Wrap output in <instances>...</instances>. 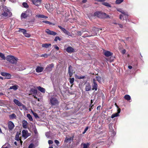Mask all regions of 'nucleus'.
Segmentation results:
<instances>
[{
  "label": "nucleus",
  "mask_w": 148,
  "mask_h": 148,
  "mask_svg": "<svg viewBox=\"0 0 148 148\" xmlns=\"http://www.w3.org/2000/svg\"><path fill=\"white\" fill-rule=\"evenodd\" d=\"M2 8L3 9L1 10L2 12L1 16L2 17L4 18H6L11 16L12 13L6 6H3Z\"/></svg>",
  "instance_id": "nucleus-1"
},
{
  "label": "nucleus",
  "mask_w": 148,
  "mask_h": 148,
  "mask_svg": "<svg viewBox=\"0 0 148 148\" xmlns=\"http://www.w3.org/2000/svg\"><path fill=\"white\" fill-rule=\"evenodd\" d=\"M49 100L50 105L52 106H57L59 105V101L57 99L54 97H51Z\"/></svg>",
  "instance_id": "nucleus-2"
},
{
  "label": "nucleus",
  "mask_w": 148,
  "mask_h": 148,
  "mask_svg": "<svg viewBox=\"0 0 148 148\" xmlns=\"http://www.w3.org/2000/svg\"><path fill=\"white\" fill-rule=\"evenodd\" d=\"M32 86L33 88H31L30 89V90L29 91V93L28 95H32L34 98L36 99L38 101H40V99L36 97L37 92V90L35 89V87L33 86Z\"/></svg>",
  "instance_id": "nucleus-3"
},
{
  "label": "nucleus",
  "mask_w": 148,
  "mask_h": 148,
  "mask_svg": "<svg viewBox=\"0 0 148 148\" xmlns=\"http://www.w3.org/2000/svg\"><path fill=\"white\" fill-rule=\"evenodd\" d=\"M6 60L12 64H15L16 63L17 59L13 56H8L6 58Z\"/></svg>",
  "instance_id": "nucleus-4"
},
{
  "label": "nucleus",
  "mask_w": 148,
  "mask_h": 148,
  "mask_svg": "<svg viewBox=\"0 0 148 148\" xmlns=\"http://www.w3.org/2000/svg\"><path fill=\"white\" fill-rule=\"evenodd\" d=\"M92 30V31L94 32V33H92V34L90 35L86 36V37H90L91 36L97 35V33L99 32V29L95 27H93Z\"/></svg>",
  "instance_id": "nucleus-5"
},
{
  "label": "nucleus",
  "mask_w": 148,
  "mask_h": 148,
  "mask_svg": "<svg viewBox=\"0 0 148 148\" xmlns=\"http://www.w3.org/2000/svg\"><path fill=\"white\" fill-rule=\"evenodd\" d=\"M54 66V64L53 63H51L47 66L45 68V70L47 71L50 72L52 70V68Z\"/></svg>",
  "instance_id": "nucleus-6"
},
{
  "label": "nucleus",
  "mask_w": 148,
  "mask_h": 148,
  "mask_svg": "<svg viewBox=\"0 0 148 148\" xmlns=\"http://www.w3.org/2000/svg\"><path fill=\"white\" fill-rule=\"evenodd\" d=\"M98 85L96 82V81L95 79H93V83H92V90H95V91H97L98 88Z\"/></svg>",
  "instance_id": "nucleus-7"
},
{
  "label": "nucleus",
  "mask_w": 148,
  "mask_h": 148,
  "mask_svg": "<svg viewBox=\"0 0 148 148\" xmlns=\"http://www.w3.org/2000/svg\"><path fill=\"white\" fill-rule=\"evenodd\" d=\"M33 3L35 5L38 6L41 3L42 0H31Z\"/></svg>",
  "instance_id": "nucleus-8"
},
{
  "label": "nucleus",
  "mask_w": 148,
  "mask_h": 148,
  "mask_svg": "<svg viewBox=\"0 0 148 148\" xmlns=\"http://www.w3.org/2000/svg\"><path fill=\"white\" fill-rule=\"evenodd\" d=\"M58 27L62 30V31L65 34L68 35L70 36L71 33L68 31L66 30L65 28H63L60 25H58Z\"/></svg>",
  "instance_id": "nucleus-9"
},
{
  "label": "nucleus",
  "mask_w": 148,
  "mask_h": 148,
  "mask_svg": "<svg viewBox=\"0 0 148 148\" xmlns=\"http://www.w3.org/2000/svg\"><path fill=\"white\" fill-rule=\"evenodd\" d=\"M27 13V12L26 11L22 13L21 15V18L22 20H24L25 18H27L28 16Z\"/></svg>",
  "instance_id": "nucleus-10"
},
{
  "label": "nucleus",
  "mask_w": 148,
  "mask_h": 148,
  "mask_svg": "<svg viewBox=\"0 0 148 148\" xmlns=\"http://www.w3.org/2000/svg\"><path fill=\"white\" fill-rule=\"evenodd\" d=\"M1 74L2 76L5 77L7 79H10L11 77V75L10 74L7 73L1 72Z\"/></svg>",
  "instance_id": "nucleus-11"
},
{
  "label": "nucleus",
  "mask_w": 148,
  "mask_h": 148,
  "mask_svg": "<svg viewBox=\"0 0 148 148\" xmlns=\"http://www.w3.org/2000/svg\"><path fill=\"white\" fill-rule=\"evenodd\" d=\"M14 127V125L13 123L11 121H10L8 123V127L10 130H12Z\"/></svg>",
  "instance_id": "nucleus-12"
},
{
  "label": "nucleus",
  "mask_w": 148,
  "mask_h": 148,
  "mask_svg": "<svg viewBox=\"0 0 148 148\" xmlns=\"http://www.w3.org/2000/svg\"><path fill=\"white\" fill-rule=\"evenodd\" d=\"M45 32L48 34L52 35L53 36H55L57 34V33L53 31H51L49 29H47Z\"/></svg>",
  "instance_id": "nucleus-13"
},
{
  "label": "nucleus",
  "mask_w": 148,
  "mask_h": 148,
  "mask_svg": "<svg viewBox=\"0 0 148 148\" xmlns=\"http://www.w3.org/2000/svg\"><path fill=\"white\" fill-rule=\"evenodd\" d=\"M68 73L70 77H71L73 74V70L72 69V67L70 65L69 68Z\"/></svg>",
  "instance_id": "nucleus-14"
},
{
  "label": "nucleus",
  "mask_w": 148,
  "mask_h": 148,
  "mask_svg": "<svg viewBox=\"0 0 148 148\" xmlns=\"http://www.w3.org/2000/svg\"><path fill=\"white\" fill-rule=\"evenodd\" d=\"M102 13L101 12H97L94 13V15L99 18H102Z\"/></svg>",
  "instance_id": "nucleus-15"
},
{
  "label": "nucleus",
  "mask_w": 148,
  "mask_h": 148,
  "mask_svg": "<svg viewBox=\"0 0 148 148\" xmlns=\"http://www.w3.org/2000/svg\"><path fill=\"white\" fill-rule=\"evenodd\" d=\"M121 109L118 108L117 110V112L114 114H113L111 116V118L112 119L116 117H117L119 116V113L120 112Z\"/></svg>",
  "instance_id": "nucleus-16"
},
{
  "label": "nucleus",
  "mask_w": 148,
  "mask_h": 148,
  "mask_svg": "<svg viewBox=\"0 0 148 148\" xmlns=\"http://www.w3.org/2000/svg\"><path fill=\"white\" fill-rule=\"evenodd\" d=\"M66 51L69 53H71L74 52V49L71 47L69 46L66 49Z\"/></svg>",
  "instance_id": "nucleus-17"
},
{
  "label": "nucleus",
  "mask_w": 148,
  "mask_h": 148,
  "mask_svg": "<svg viewBox=\"0 0 148 148\" xmlns=\"http://www.w3.org/2000/svg\"><path fill=\"white\" fill-rule=\"evenodd\" d=\"M91 88L90 84L89 83H87L86 84L85 90L86 91H89L91 90Z\"/></svg>",
  "instance_id": "nucleus-18"
},
{
  "label": "nucleus",
  "mask_w": 148,
  "mask_h": 148,
  "mask_svg": "<svg viewBox=\"0 0 148 148\" xmlns=\"http://www.w3.org/2000/svg\"><path fill=\"white\" fill-rule=\"evenodd\" d=\"M27 131L26 130H23L22 132V136L24 138V139H25L27 137Z\"/></svg>",
  "instance_id": "nucleus-19"
},
{
  "label": "nucleus",
  "mask_w": 148,
  "mask_h": 148,
  "mask_svg": "<svg viewBox=\"0 0 148 148\" xmlns=\"http://www.w3.org/2000/svg\"><path fill=\"white\" fill-rule=\"evenodd\" d=\"M14 102L15 104L19 106H22L23 107H24V106L17 99H14Z\"/></svg>",
  "instance_id": "nucleus-20"
},
{
  "label": "nucleus",
  "mask_w": 148,
  "mask_h": 148,
  "mask_svg": "<svg viewBox=\"0 0 148 148\" xmlns=\"http://www.w3.org/2000/svg\"><path fill=\"white\" fill-rule=\"evenodd\" d=\"M19 32H22L25 37H28V34L26 32V31L25 29H19Z\"/></svg>",
  "instance_id": "nucleus-21"
},
{
  "label": "nucleus",
  "mask_w": 148,
  "mask_h": 148,
  "mask_svg": "<svg viewBox=\"0 0 148 148\" xmlns=\"http://www.w3.org/2000/svg\"><path fill=\"white\" fill-rule=\"evenodd\" d=\"M34 21L35 18L33 17L32 18V20L31 21H28V27L30 26L33 25Z\"/></svg>",
  "instance_id": "nucleus-22"
},
{
  "label": "nucleus",
  "mask_w": 148,
  "mask_h": 148,
  "mask_svg": "<svg viewBox=\"0 0 148 148\" xmlns=\"http://www.w3.org/2000/svg\"><path fill=\"white\" fill-rule=\"evenodd\" d=\"M43 69V68L42 67H40V66H38L37 67L36 69V71L37 73H40L42 72Z\"/></svg>",
  "instance_id": "nucleus-23"
},
{
  "label": "nucleus",
  "mask_w": 148,
  "mask_h": 148,
  "mask_svg": "<svg viewBox=\"0 0 148 148\" xmlns=\"http://www.w3.org/2000/svg\"><path fill=\"white\" fill-rule=\"evenodd\" d=\"M104 54L106 57H109L112 55V53L109 51H106L105 52Z\"/></svg>",
  "instance_id": "nucleus-24"
},
{
  "label": "nucleus",
  "mask_w": 148,
  "mask_h": 148,
  "mask_svg": "<svg viewBox=\"0 0 148 148\" xmlns=\"http://www.w3.org/2000/svg\"><path fill=\"white\" fill-rule=\"evenodd\" d=\"M51 46V44L50 43H44L42 45V46L43 47L47 48Z\"/></svg>",
  "instance_id": "nucleus-25"
},
{
  "label": "nucleus",
  "mask_w": 148,
  "mask_h": 148,
  "mask_svg": "<svg viewBox=\"0 0 148 148\" xmlns=\"http://www.w3.org/2000/svg\"><path fill=\"white\" fill-rule=\"evenodd\" d=\"M73 137H70L69 138H66L64 140V142L67 143L69 142L70 143H71V141L72 140H73Z\"/></svg>",
  "instance_id": "nucleus-26"
},
{
  "label": "nucleus",
  "mask_w": 148,
  "mask_h": 148,
  "mask_svg": "<svg viewBox=\"0 0 148 148\" xmlns=\"http://www.w3.org/2000/svg\"><path fill=\"white\" fill-rule=\"evenodd\" d=\"M37 88L40 91L42 92H45V89L44 88L41 87L40 86H39L37 87Z\"/></svg>",
  "instance_id": "nucleus-27"
},
{
  "label": "nucleus",
  "mask_w": 148,
  "mask_h": 148,
  "mask_svg": "<svg viewBox=\"0 0 148 148\" xmlns=\"http://www.w3.org/2000/svg\"><path fill=\"white\" fill-rule=\"evenodd\" d=\"M36 17L38 18H48L47 16H44L42 14H37L36 15Z\"/></svg>",
  "instance_id": "nucleus-28"
},
{
  "label": "nucleus",
  "mask_w": 148,
  "mask_h": 148,
  "mask_svg": "<svg viewBox=\"0 0 148 148\" xmlns=\"http://www.w3.org/2000/svg\"><path fill=\"white\" fill-rule=\"evenodd\" d=\"M27 121L25 120H23V126L24 128H26L27 127Z\"/></svg>",
  "instance_id": "nucleus-29"
},
{
  "label": "nucleus",
  "mask_w": 148,
  "mask_h": 148,
  "mask_svg": "<svg viewBox=\"0 0 148 148\" xmlns=\"http://www.w3.org/2000/svg\"><path fill=\"white\" fill-rule=\"evenodd\" d=\"M83 145V148H88L90 145V144L89 143H82L81 145Z\"/></svg>",
  "instance_id": "nucleus-30"
},
{
  "label": "nucleus",
  "mask_w": 148,
  "mask_h": 148,
  "mask_svg": "<svg viewBox=\"0 0 148 148\" xmlns=\"http://www.w3.org/2000/svg\"><path fill=\"white\" fill-rule=\"evenodd\" d=\"M18 86L16 85H14L10 86L9 88L10 89H13L14 90H16L18 89Z\"/></svg>",
  "instance_id": "nucleus-31"
},
{
  "label": "nucleus",
  "mask_w": 148,
  "mask_h": 148,
  "mask_svg": "<svg viewBox=\"0 0 148 148\" xmlns=\"http://www.w3.org/2000/svg\"><path fill=\"white\" fill-rule=\"evenodd\" d=\"M102 18H110V17L109 15L106 14V13H102Z\"/></svg>",
  "instance_id": "nucleus-32"
},
{
  "label": "nucleus",
  "mask_w": 148,
  "mask_h": 148,
  "mask_svg": "<svg viewBox=\"0 0 148 148\" xmlns=\"http://www.w3.org/2000/svg\"><path fill=\"white\" fill-rule=\"evenodd\" d=\"M124 98L127 101H129L131 99L130 96L128 95H126L124 96Z\"/></svg>",
  "instance_id": "nucleus-33"
},
{
  "label": "nucleus",
  "mask_w": 148,
  "mask_h": 148,
  "mask_svg": "<svg viewBox=\"0 0 148 148\" xmlns=\"http://www.w3.org/2000/svg\"><path fill=\"white\" fill-rule=\"evenodd\" d=\"M19 66V67H17L15 66L14 68L15 70H16L17 71H20V70H22L25 69L24 68H22L20 67L19 66Z\"/></svg>",
  "instance_id": "nucleus-34"
},
{
  "label": "nucleus",
  "mask_w": 148,
  "mask_h": 148,
  "mask_svg": "<svg viewBox=\"0 0 148 148\" xmlns=\"http://www.w3.org/2000/svg\"><path fill=\"white\" fill-rule=\"evenodd\" d=\"M50 54L48 53V54L46 53H44V54H42L40 55V57H44L45 58H47L48 56H50Z\"/></svg>",
  "instance_id": "nucleus-35"
},
{
  "label": "nucleus",
  "mask_w": 148,
  "mask_h": 148,
  "mask_svg": "<svg viewBox=\"0 0 148 148\" xmlns=\"http://www.w3.org/2000/svg\"><path fill=\"white\" fill-rule=\"evenodd\" d=\"M16 117V115L14 114H12L10 116V119H15Z\"/></svg>",
  "instance_id": "nucleus-36"
},
{
  "label": "nucleus",
  "mask_w": 148,
  "mask_h": 148,
  "mask_svg": "<svg viewBox=\"0 0 148 148\" xmlns=\"http://www.w3.org/2000/svg\"><path fill=\"white\" fill-rule=\"evenodd\" d=\"M32 113H33V115H34V117L36 118H39V116H38V114L37 113H36L35 112H34L32 110Z\"/></svg>",
  "instance_id": "nucleus-37"
},
{
  "label": "nucleus",
  "mask_w": 148,
  "mask_h": 148,
  "mask_svg": "<svg viewBox=\"0 0 148 148\" xmlns=\"http://www.w3.org/2000/svg\"><path fill=\"white\" fill-rule=\"evenodd\" d=\"M0 57L2 58L3 60H5V56L4 55L0 52Z\"/></svg>",
  "instance_id": "nucleus-38"
},
{
  "label": "nucleus",
  "mask_w": 148,
  "mask_h": 148,
  "mask_svg": "<svg viewBox=\"0 0 148 148\" xmlns=\"http://www.w3.org/2000/svg\"><path fill=\"white\" fill-rule=\"evenodd\" d=\"M103 4L108 7H111L109 3L107 2H104L103 3Z\"/></svg>",
  "instance_id": "nucleus-39"
},
{
  "label": "nucleus",
  "mask_w": 148,
  "mask_h": 148,
  "mask_svg": "<svg viewBox=\"0 0 148 148\" xmlns=\"http://www.w3.org/2000/svg\"><path fill=\"white\" fill-rule=\"evenodd\" d=\"M96 78L97 79V81L99 83L101 82V77L99 76H96Z\"/></svg>",
  "instance_id": "nucleus-40"
},
{
  "label": "nucleus",
  "mask_w": 148,
  "mask_h": 148,
  "mask_svg": "<svg viewBox=\"0 0 148 148\" xmlns=\"http://www.w3.org/2000/svg\"><path fill=\"white\" fill-rule=\"evenodd\" d=\"M42 22L43 23H45L46 24H48L50 25H54V24H53L52 23L50 22L49 21H43Z\"/></svg>",
  "instance_id": "nucleus-41"
},
{
  "label": "nucleus",
  "mask_w": 148,
  "mask_h": 148,
  "mask_svg": "<svg viewBox=\"0 0 148 148\" xmlns=\"http://www.w3.org/2000/svg\"><path fill=\"white\" fill-rule=\"evenodd\" d=\"M76 77L77 78L81 79H84L85 78V77L84 76H79L77 75Z\"/></svg>",
  "instance_id": "nucleus-42"
},
{
  "label": "nucleus",
  "mask_w": 148,
  "mask_h": 148,
  "mask_svg": "<svg viewBox=\"0 0 148 148\" xmlns=\"http://www.w3.org/2000/svg\"><path fill=\"white\" fill-rule=\"evenodd\" d=\"M35 146L32 143L30 144L29 145V146H28V148H35Z\"/></svg>",
  "instance_id": "nucleus-43"
},
{
  "label": "nucleus",
  "mask_w": 148,
  "mask_h": 148,
  "mask_svg": "<svg viewBox=\"0 0 148 148\" xmlns=\"http://www.w3.org/2000/svg\"><path fill=\"white\" fill-rule=\"evenodd\" d=\"M22 5L25 8H27L28 7V4L27 3L23 2V3Z\"/></svg>",
  "instance_id": "nucleus-44"
},
{
  "label": "nucleus",
  "mask_w": 148,
  "mask_h": 148,
  "mask_svg": "<svg viewBox=\"0 0 148 148\" xmlns=\"http://www.w3.org/2000/svg\"><path fill=\"white\" fill-rule=\"evenodd\" d=\"M15 139L18 141H19L20 140V139L19 138V134H18L17 133L16 134L15 136Z\"/></svg>",
  "instance_id": "nucleus-45"
},
{
  "label": "nucleus",
  "mask_w": 148,
  "mask_h": 148,
  "mask_svg": "<svg viewBox=\"0 0 148 148\" xmlns=\"http://www.w3.org/2000/svg\"><path fill=\"white\" fill-rule=\"evenodd\" d=\"M74 81V78L73 77L70 79L69 82L71 84H73Z\"/></svg>",
  "instance_id": "nucleus-46"
},
{
  "label": "nucleus",
  "mask_w": 148,
  "mask_h": 148,
  "mask_svg": "<svg viewBox=\"0 0 148 148\" xmlns=\"http://www.w3.org/2000/svg\"><path fill=\"white\" fill-rule=\"evenodd\" d=\"M123 0H116V3L117 4H119L123 2Z\"/></svg>",
  "instance_id": "nucleus-47"
},
{
  "label": "nucleus",
  "mask_w": 148,
  "mask_h": 148,
  "mask_svg": "<svg viewBox=\"0 0 148 148\" xmlns=\"http://www.w3.org/2000/svg\"><path fill=\"white\" fill-rule=\"evenodd\" d=\"M58 40H59V41H60L61 40V39L58 36H56L55 37L54 39V41H57Z\"/></svg>",
  "instance_id": "nucleus-48"
},
{
  "label": "nucleus",
  "mask_w": 148,
  "mask_h": 148,
  "mask_svg": "<svg viewBox=\"0 0 148 148\" xmlns=\"http://www.w3.org/2000/svg\"><path fill=\"white\" fill-rule=\"evenodd\" d=\"M28 119H29L30 121H33V119L31 116L28 114Z\"/></svg>",
  "instance_id": "nucleus-49"
},
{
  "label": "nucleus",
  "mask_w": 148,
  "mask_h": 148,
  "mask_svg": "<svg viewBox=\"0 0 148 148\" xmlns=\"http://www.w3.org/2000/svg\"><path fill=\"white\" fill-rule=\"evenodd\" d=\"M54 142L56 144L57 146L58 145V144H59L60 142H59L57 140H54Z\"/></svg>",
  "instance_id": "nucleus-50"
},
{
  "label": "nucleus",
  "mask_w": 148,
  "mask_h": 148,
  "mask_svg": "<svg viewBox=\"0 0 148 148\" xmlns=\"http://www.w3.org/2000/svg\"><path fill=\"white\" fill-rule=\"evenodd\" d=\"M88 127H87L85 129H84V132H83L82 134H84V133H86V131L88 130Z\"/></svg>",
  "instance_id": "nucleus-51"
},
{
  "label": "nucleus",
  "mask_w": 148,
  "mask_h": 148,
  "mask_svg": "<svg viewBox=\"0 0 148 148\" xmlns=\"http://www.w3.org/2000/svg\"><path fill=\"white\" fill-rule=\"evenodd\" d=\"M8 144H5V145H3L1 148H8L7 147V146Z\"/></svg>",
  "instance_id": "nucleus-52"
},
{
  "label": "nucleus",
  "mask_w": 148,
  "mask_h": 148,
  "mask_svg": "<svg viewBox=\"0 0 148 148\" xmlns=\"http://www.w3.org/2000/svg\"><path fill=\"white\" fill-rule=\"evenodd\" d=\"M48 143L49 144H51L53 143V141L51 140H49L48 141Z\"/></svg>",
  "instance_id": "nucleus-53"
},
{
  "label": "nucleus",
  "mask_w": 148,
  "mask_h": 148,
  "mask_svg": "<svg viewBox=\"0 0 148 148\" xmlns=\"http://www.w3.org/2000/svg\"><path fill=\"white\" fill-rule=\"evenodd\" d=\"M119 18L121 19L124 20V18H123V16L122 15H120L119 16Z\"/></svg>",
  "instance_id": "nucleus-54"
},
{
  "label": "nucleus",
  "mask_w": 148,
  "mask_h": 148,
  "mask_svg": "<svg viewBox=\"0 0 148 148\" xmlns=\"http://www.w3.org/2000/svg\"><path fill=\"white\" fill-rule=\"evenodd\" d=\"M54 47L57 50H58L59 49V47L56 45H54Z\"/></svg>",
  "instance_id": "nucleus-55"
},
{
  "label": "nucleus",
  "mask_w": 148,
  "mask_h": 148,
  "mask_svg": "<svg viewBox=\"0 0 148 148\" xmlns=\"http://www.w3.org/2000/svg\"><path fill=\"white\" fill-rule=\"evenodd\" d=\"M77 34L81 36L82 33L81 31H79L77 32Z\"/></svg>",
  "instance_id": "nucleus-56"
},
{
  "label": "nucleus",
  "mask_w": 148,
  "mask_h": 148,
  "mask_svg": "<svg viewBox=\"0 0 148 148\" xmlns=\"http://www.w3.org/2000/svg\"><path fill=\"white\" fill-rule=\"evenodd\" d=\"M94 106V104H92V105H91V104H90L89 105V107L90 108H91L92 109L93 108V106Z\"/></svg>",
  "instance_id": "nucleus-57"
},
{
  "label": "nucleus",
  "mask_w": 148,
  "mask_h": 148,
  "mask_svg": "<svg viewBox=\"0 0 148 148\" xmlns=\"http://www.w3.org/2000/svg\"><path fill=\"white\" fill-rule=\"evenodd\" d=\"M30 14L31 15H32V12L31 10H30V11L29 10L28 11V15Z\"/></svg>",
  "instance_id": "nucleus-58"
},
{
  "label": "nucleus",
  "mask_w": 148,
  "mask_h": 148,
  "mask_svg": "<svg viewBox=\"0 0 148 148\" xmlns=\"http://www.w3.org/2000/svg\"><path fill=\"white\" fill-rule=\"evenodd\" d=\"M126 51V50L125 49H124L122 51V54H124L125 53Z\"/></svg>",
  "instance_id": "nucleus-59"
},
{
  "label": "nucleus",
  "mask_w": 148,
  "mask_h": 148,
  "mask_svg": "<svg viewBox=\"0 0 148 148\" xmlns=\"http://www.w3.org/2000/svg\"><path fill=\"white\" fill-rule=\"evenodd\" d=\"M100 107H101L100 106H98L97 108V110H100Z\"/></svg>",
  "instance_id": "nucleus-60"
},
{
  "label": "nucleus",
  "mask_w": 148,
  "mask_h": 148,
  "mask_svg": "<svg viewBox=\"0 0 148 148\" xmlns=\"http://www.w3.org/2000/svg\"><path fill=\"white\" fill-rule=\"evenodd\" d=\"M95 0L97 1H99V2H103V1H105V0Z\"/></svg>",
  "instance_id": "nucleus-61"
},
{
  "label": "nucleus",
  "mask_w": 148,
  "mask_h": 148,
  "mask_svg": "<svg viewBox=\"0 0 148 148\" xmlns=\"http://www.w3.org/2000/svg\"><path fill=\"white\" fill-rule=\"evenodd\" d=\"M87 1V0H83L82 1V2L83 3H86Z\"/></svg>",
  "instance_id": "nucleus-62"
},
{
  "label": "nucleus",
  "mask_w": 148,
  "mask_h": 148,
  "mask_svg": "<svg viewBox=\"0 0 148 148\" xmlns=\"http://www.w3.org/2000/svg\"><path fill=\"white\" fill-rule=\"evenodd\" d=\"M128 68L130 69H131L132 68V67L131 66H129Z\"/></svg>",
  "instance_id": "nucleus-63"
},
{
  "label": "nucleus",
  "mask_w": 148,
  "mask_h": 148,
  "mask_svg": "<svg viewBox=\"0 0 148 148\" xmlns=\"http://www.w3.org/2000/svg\"><path fill=\"white\" fill-rule=\"evenodd\" d=\"M119 27L121 28H123V26L121 24H119Z\"/></svg>",
  "instance_id": "nucleus-64"
}]
</instances>
